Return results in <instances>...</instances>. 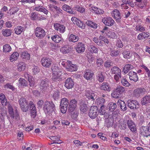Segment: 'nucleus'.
<instances>
[{
	"mask_svg": "<svg viewBox=\"0 0 150 150\" xmlns=\"http://www.w3.org/2000/svg\"><path fill=\"white\" fill-rule=\"evenodd\" d=\"M135 29L136 31H139L140 32L144 31L145 30V28L140 25H136Z\"/></svg>",
	"mask_w": 150,
	"mask_h": 150,
	"instance_id": "49",
	"label": "nucleus"
},
{
	"mask_svg": "<svg viewBox=\"0 0 150 150\" xmlns=\"http://www.w3.org/2000/svg\"><path fill=\"white\" fill-rule=\"evenodd\" d=\"M3 52H9L11 50V48L10 45L6 44L3 46Z\"/></svg>",
	"mask_w": 150,
	"mask_h": 150,
	"instance_id": "40",
	"label": "nucleus"
},
{
	"mask_svg": "<svg viewBox=\"0 0 150 150\" xmlns=\"http://www.w3.org/2000/svg\"><path fill=\"white\" fill-rule=\"evenodd\" d=\"M105 101V99L103 98H99L97 99L96 101V104H97L99 107V105H100V108L102 109L104 107L103 105V103Z\"/></svg>",
	"mask_w": 150,
	"mask_h": 150,
	"instance_id": "24",
	"label": "nucleus"
},
{
	"mask_svg": "<svg viewBox=\"0 0 150 150\" xmlns=\"http://www.w3.org/2000/svg\"><path fill=\"white\" fill-rule=\"evenodd\" d=\"M147 5V2L146 0H142L139 5L138 7L141 9H143V8L146 7Z\"/></svg>",
	"mask_w": 150,
	"mask_h": 150,
	"instance_id": "48",
	"label": "nucleus"
},
{
	"mask_svg": "<svg viewBox=\"0 0 150 150\" xmlns=\"http://www.w3.org/2000/svg\"><path fill=\"white\" fill-rule=\"evenodd\" d=\"M62 74V73L59 70L53 73L52 79L54 81H59V80L58 79H59Z\"/></svg>",
	"mask_w": 150,
	"mask_h": 150,
	"instance_id": "19",
	"label": "nucleus"
},
{
	"mask_svg": "<svg viewBox=\"0 0 150 150\" xmlns=\"http://www.w3.org/2000/svg\"><path fill=\"white\" fill-rule=\"evenodd\" d=\"M108 35L110 38H117L116 34L113 32H110L108 33Z\"/></svg>",
	"mask_w": 150,
	"mask_h": 150,
	"instance_id": "53",
	"label": "nucleus"
},
{
	"mask_svg": "<svg viewBox=\"0 0 150 150\" xmlns=\"http://www.w3.org/2000/svg\"><path fill=\"white\" fill-rule=\"evenodd\" d=\"M63 9L71 14H74V11L71 9L69 6L67 5H64L62 6Z\"/></svg>",
	"mask_w": 150,
	"mask_h": 150,
	"instance_id": "27",
	"label": "nucleus"
},
{
	"mask_svg": "<svg viewBox=\"0 0 150 150\" xmlns=\"http://www.w3.org/2000/svg\"><path fill=\"white\" fill-rule=\"evenodd\" d=\"M69 41L75 42L79 40V37L78 36H76L73 34H71L70 35L69 38Z\"/></svg>",
	"mask_w": 150,
	"mask_h": 150,
	"instance_id": "33",
	"label": "nucleus"
},
{
	"mask_svg": "<svg viewBox=\"0 0 150 150\" xmlns=\"http://www.w3.org/2000/svg\"><path fill=\"white\" fill-rule=\"evenodd\" d=\"M145 90L144 89L137 88L135 89L133 91V94L137 98L139 97L141 95L144 94Z\"/></svg>",
	"mask_w": 150,
	"mask_h": 150,
	"instance_id": "14",
	"label": "nucleus"
},
{
	"mask_svg": "<svg viewBox=\"0 0 150 150\" xmlns=\"http://www.w3.org/2000/svg\"><path fill=\"white\" fill-rule=\"evenodd\" d=\"M97 78L98 80L100 82H102L104 80V77L103 75L101 73L100 74H98L97 76Z\"/></svg>",
	"mask_w": 150,
	"mask_h": 150,
	"instance_id": "56",
	"label": "nucleus"
},
{
	"mask_svg": "<svg viewBox=\"0 0 150 150\" xmlns=\"http://www.w3.org/2000/svg\"><path fill=\"white\" fill-rule=\"evenodd\" d=\"M128 75L129 76V78L131 80H133L135 82L138 80V78L137 74L135 72L131 71L129 72Z\"/></svg>",
	"mask_w": 150,
	"mask_h": 150,
	"instance_id": "16",
	"label": "nucleus"
},
{
	"mask_svg": "<svg viewBox=\"0 0 150 150\" xmlns=\"http://www.w3.org/2000/svg\"><path fill=\"white\" fill-rule=\"evenodd\" d=\"M18 103L20 107L22 105H24V104L28 103L26 99L24 98H21L18 101Z\"/></svg>",
	"mask_w": 150,
	"mask_h": 150,
	"instance_id": "38",
	"label": "nucleus"
},
{
	"mask_svg": "<svg viewBox=\"0 0 150 150\" xmlns=\"http://www.w3.org/2000/svg\"><path fill=\"white\" fill-rule=\"evenodd\" d=\"M28 103H26L24 105H22L20 107L22 110L23 112H26L28 111L29 109Z\"/></svg>",
	"mask_w": 150,
	"mask_h": 150,
	"instance_id": "43",
	"label": "nucleus"
},
{
	"mask_svg": "<svg viewBox=\"0 0 150 150\" xmlns=\"http://www.w3.org/2000/svg\"><path fill=\"white\" fill-rule=\"evenodd\" d=\"M19 56V54L17 52H15L12 54L10 57V61L12 62L17 59Z\"/></svg>",
	"mask_w": 150,
	"mask_h": 150,
	"instance_id": "32",
	"label": "nucleus"
},
{
	"mask_svg": "<svg viewBox=\"0 0 150 150\" xmlns=\"http://www.w3.org/2000/svg\"><path fill=\"white\" fill-rule=\"evenodd\" d=\"M43 110L45 114L50 115L53 112L55 113V106L52 101H46L44 103Z\"/></svg>",
	"mask_w": 150,
	"mask_h": 150,
	"instance_id": "2",
	"label": "nucleus"
},
{
	"mask_svg": "<svg viewBox=\"0 0 150 150\" xmlns=\"http://www.w3.org/2000/svg\"><path fill=\"white\" fill-rule=\"evenodd\" d=\"M74 83L73 80L71 78L69 77L65 81L64 86L67 89H71L73 87Z\"/></svg>",
	"mask_w": 150,
	"mask_h": 150,
	"instance_id": "11",
	"label": "nucleus"
},
{
	"mask_svg": "<svg viewBox=\"0 0 150 150\" xmlns=\"http://www.w3.org/2000/svg\"><path fill=\"white\" fill-rule=\"evenodd\" d=\"M104 114L105 115V117L106 119L105 121L107 123V127L112 126L113 124V123L110 120H112V118L110 117V115L108 114H107V113H106V114H107V115H105V112H104Z\"/></svg>",
	"mask_w": 150,
	"mask_h": 150,
	"instance_id": "26",
	"label": "nucleus"
},
{
	"mask_svg": "<svg viewBox=\"0 0 150 150\" xmlns=\"http://www.w3.org/2000/svg\"><path fill=\"white\" fill-rule=\"evenodd\" d=\"M26 67L25 64L23 62H21L17 65V69L18 71H23Z\"/></svg>",
	"mask_w": 150,
	"mask_h": 150,
	"instance_id": "30",
	"label": "nucleus"
},
{
	"mask_svg": "<svg viewBox=\"0 0 150 150\" xmlns=\"http://www.w3.org/2000/svg\"><path fill=\"white\" fill-rule=\"evenodd\" d=\"M112 14V16L116 19L117 22L120 23L121 21V16L120 15V13L118 10L117 9L114 10Z\"/></svg>",
	"mask_w": 150,
	"mask_h": 150,
	"instance_id": "8",
	"label": "nucleus"
},
{
	"mask_svg": "<svg viewBox=\"0 0 150 150\" xmlns=\"http://www.w3.org/2000/svg\"><path fill=\"white\" fill-rule=\"evenodd\" d=\"M149 128L148 126H142L140 128V134L143 137H147L149 135Z\"/></svg>",
	"mask_w": 150,
	"mask_h": 150,
	"instance_id": "10",
	"label": "nucleus"
},
{
	"mask_svg": "<svg viewBox=\"0 0 150 150\" xmlns=\"http://www.w3.org/2000/svg\"><path fill=\"white\" fill-rule=\"evenodd\" d=\"M77 103L74 99L71 100L69 102L68 107V111L71 114V117L73 119L76 118L78 116L76 111Z\"/></svg>",
	"mask_w": 150,
	"mask_h": 150,
	"instance_id": "1",
	"label": "nucleus"
},
{
	"mask_svg": "<svg viewBox=\"0 0 150 150\" xmlns=\"http://www.w3.org/2000/svg\"><path fill=\"white\" fill-rule=\"evenodd\" d=\"M118 102L119 103L120 108H121V110H122L125 111L127 110V107L126 106V104L124 102L120 100V101L118 100Z\"/></svg>",
	"mask_w": 150,
	"mask_h": 150,
	"instance_id": "35",
	"label": "nucleus"
},
{
	"mask_svg": "<svg viewBox=\"0 0 150 150\" xmlns=\"http://www.w3.org/2000/svg\"><path fill=\"white\" fill-rule=\"evenodd\" d=\"M93 93H92V91H89L88 92H87L86 94V96L88 98V99H92L93 100L94 99L93 97Z\"/></svg>",
	"mask_w": 150,
	"mask_h": 150,
	"instance_id": "57",
	"label": "nucleus"
},
{
	"mask_svg": "<svg viewBox=\"0 0 150 150\" xmlns=\"http://www.w3.org/2000/svg\"><path fill=\"white\" fill-rule=\"evenodd\" d=\"M96 64L97 67H100V66L102 65L103 63V60L101 58L98 57H96Z\"/></svg>",
	"mask_w": 150,
	"mask_h": 150,
	"instance_id": "39",
	"label": "nucleus"
},
{
	"mask_svg": "<svg viewBox=\"0 0 150 150\" xmlns=\"http://www.w3.org/2000/svg\"><path fill=\"white\" fill-rule=\"evenodd\" d=\"M76 49L77 52L79 53L83 52L85 50L84 45L82 43H79L76 45Z\"/></svg>",
	"mask_w": 150,
	"mask_h": 150,
	"instance_id": "20",
	"label": "nucleus"
},
{
	"mask_svg": "<svg viewBox=\"0 0 150 150\" xmlns=\"http://www.w3.org/2000/svg\"><path fill=\"white\" fill-rule=\"evenodd\" d=\"M124 57L127 59H129L131 57L132 54L130 52L125 51L122 53Z\"/></svg>",
	"mask_w": 150,
	"mask_h": 150,
	"instance_id": "41",
	"label": "nucleus"
},
{
	"mask_svg": "<svg viewBox=\"0 0 150 150\" xmlns=\"http://www.w3.org/2000/svg\"><path fill=\"white\" fill-rule=\"evenodd\" d=\"M11 30L9 29H3L2 31L3 35L6 37L10 36L11 34Z\"/></svg>",
	"mask_w": 150,
	"mask_h": 150,
	"instance_id": "31",
	"label": "nucleus"
},
{
	"mask_svg": "<svg viewBox=\"0 0 150 150\" xmlns=\"http://www.w3.org/2000/svg\"><path fill=\"white\" fill-rule=\"evenodd\" d=\"M72 48L69 45H65L62 47L60 49V51L64 54L69 53L71 51Z\"/></svg>",
	"mask_w": 150,
	"mask_h": 150,
	"instance_id": "15",
	"label": "nucleus"
},
{
	"mask_svg": "<svg viewBox=\"0 0 150 150\" xmlns=\"http://www.w3.org/2000/svg\"><path fill=\"white\" fill-rule=\"evenodd\" d=\"M93 73L90 72V71L86 72L84 75V77L87 79H91L93 78Z\"/></svg>",
	"mask_w": 150,
	"mask_h": 150,
	"instance_id": "34",
	"label": "nucleus"
},
{
	"mask_svg": "<svg viewBox=\"0 0 150 150\" xmlns=\"http://www.w3.org/2000/svg\"><path fill=\"white\" fill-rule=\"evenodd\" d=\"M18 81L19 84L21 86H26L28 85V82L25 79L20 78Z\"/></svg>",
	"mask_w": 150,
	"mask_h": 150,
	"instance_id": "36",
	"label": "nucleus"
},
{
	"mask_svg": "<svg viewBox=\"0 0 150 150\" xmlns=\"http://www.w3.org/2000/svg\"><path fill=\"white\" fill-rule=\"evenodd\" d=\"M24 28L21 26H18L14 29L15 33L17 35L20 34L23 31Z\"/></svg>",
	"mask_w": 150,
	"mask_h": 150,
	"instance_id": "37",
	"label": "nucleus"
},
{
	"mask_svg": "<svg viewBox=\"0 0 150 150\" xmlns=\"http://www.w3.org/2000/svg\"><path fill=\"white\" fill-rule=\"evenodd\" d=\"M42 65L46 68H49L51 66L52 63L50 58H43L41 61Z\"/></svg>",
	"mask_w": 150,
	"mask_h": 150,
	"instance_id": "7",
	"label": "nucleus"
},
{
	"mask_svg": "<svg viewBox=\"0 0 150 150\" xmlns=\"http://www.w3.org/2000/svg\"><path fill=\"white\" fill-rule=\"evenodd\" d=\"M66 70L72 72L76 71V65L73 64L70 61H67L66 66Z\"/></svg>",
	"mask_w": 150,
	"mask_h": 150,
	"instance_id": "9",
	"label": "nucleus"
},
{
	"mask_svg": "<svg viewBox=\"0 0 150 150\" xmlns=\"http://www.w3.org/2000/svg\"><path fill=\"white\" fill-rule=\"evenodd\" d=\"M113 63L110 60H107L104 63V67L106 68H109L112 66Z\"/></svg>",
	"mask_w": 150,
	"mask_h": 150,
	"instance_id": "45",
	"label": "nucleus"
},
{
	"mask_svg": "<svg viewBox=\"0 0 150 150\" xmlns=\"http://www.w3.org/2000/svg\"><path fill=\"white\" fill-rule=\"evenodd\" d=\"M33 109L31 110V117L33 118H35L36 115V108H34Z\"/></svg>",
	"mask_w": 150,
	"mask_h": 150,
	"instance_id": "61",
	"label": "nucleus"
},
{
	"mask_svg": "<svg viewBox=\"0 0 150 150\" xmlns=\"http://www.w3.org/2000/svg\"><path fill=\"white\" fill-rule=\"evenodd\" d=\"M52 40L56 43H59L63 40L62 38L57 35H55L51 37Z\"/></svg>",
	"mask_w": 150,
	"mask_h": 150,
	"instance_id": "28",
	"label": "nucleus"
},
{
	"mask_svg": "<svg viewBox=\"0 0 150 150\" xmlns=\"http://www.w3.org/2000/svg\"><path fill=\"white\" fill-rule=\"evenodd\" d=\"M101 90L104 91H109L110 90V88L109 84L107 83H102V85L100 87Z\"/></svg>",
	"mask_w": 150,
	"mask_h": 150,
	"instance_id": "29",
	"label": "nucleus"
},
{
	"mask_svg": "<svg viewBox=\"0 0 150 150\" xmlns=\"http://www.w3.org/2000/svg\"><path fill=\"white\" fill-rule=\"evenodd\" d=\"M102 21L105 25L109 26L113 25L115 22L110 17H104L102 19Z\"/></svg>",
	"mask_w": 150,
	"mask_h": 150,
	"instance_id": "12",
	"label": "nucleus"
},
{
	"mask_svg": "<svg viewBox=\"0 0 150 150\" xmlns=\"http://www.w3.org/2000/svg\"><path fill=\"white\" fill-rule=\"evenodd\" d=\"M50 84V82L48 79H45L44 80H42L40 84V88L42 91V92L45 91L48 88Z\"/></svg>",
	"mask_w": 150,
	"mask_h": 150,
	"instance_id": "4",
	"label": "nucleus"
},
{
	"mask_svg": "<svg viewBox=\"0 0 150 150\" xmlns=\"http://www.w3.org/2000/svg\"><path fill=\"white\" fill-rule=\"evenodd\" d=\"M44 103L43 101L42 100H39L37 103L38 108H41L42 105H44Z\"/></svg>",
	"mask_w": 150,
	"mask_h": 150,
	"instance_id": "62",
	"label": "nucleus"
},
{
	"mask_svg": "<svg viewBox=\"0 0 150 150\" xmlns=\"http://www.w3.org/2000/svg\"><path fill=\"white\" fill-rule=\"evenodd\" d=\"M53 97L55 100H57L59 97V92L58 90L55 91Z\"/></svg>",
	"mask_w": 150,
	"mask_h": 150,
	"instance_id": "50",
	"label": "nucleus"
},
{
	"mask_svg": "<svg viewBox=\"0 0 150 150\" xmlns=\"http://www.w3.org/2000/svg\"><path fill=\"white\" fill-rule=\"evenodd\" d=\"M60 108L61 112L62 113H65L68 108L67 106L60 105Z\"/></svg>",
	"mask_w": 150,
	"mask_h": 150,
	"instance_id": "46",
	"label": "nucleus"
},
{
	"mask_svg": "<svg viewBox=\"0 0 150 150\" xmlns=\"http://www.w3.org/2000/svg\"><path fill=\"white\" fill-rule=\"evenodd\" d=\"M28 81L29 82V85L30 86V87L33 86L35 83L34 78L28 77Z\"/></svg>",
	"mask_w": 150,
	"mask_h": 150,
	"instance_id": "55",
	"label": "nucleus"
},
{
	"mask_svg": "<svg viewBox=\"0 0 150 150\" xmlns=\"http://www.w3.org/2000/svg\"><path fill=\"white\" fill-rule=\"evenodd\" d=\"M150 103V95H146L141 99V103L142 105L147 106Z\"/></svg>",
	"mask_w": 150,
	"mask_h": 150,
	"instance_id": "13",
	"label": "nucleus"
},
{
	"mask_svg": "<svg viewBox=\"0 0 150 150\" xmlns=\"http://www.w3.org/2000/svg\"><path fill=\"white\" fill-rule=\"evenodd\" d=\"M111 72L112 74H118L120 78L121 77V70L117 67H114L111 69Z\"/></svg>",
	"mask_w": 150,
	"mask_h": 150,
	"instance_id": "21",
	"label": "nucleus"
},
{
	"mask_svg": "<svg viewBox=\"0 0 150 150\" xmlns=\"http://www.w3.org/2000/svg\"><path fill=\"white\" fill-rule=\"evenodd\" d=\"M51 69L53 72V73L55 71H57L59 70L58 67H57V65L56 64H52V66L51 67Z\"/></svg>",
	"mask_w": 150,
	"mask_h": 150,
	"instance_id": "59",
	"label": "nucleus"
},
{
	"mask_svg": "<svg viewBox=\"0 0 150 150\" xmlns=\"http://www.w3.org/2000/svg\"><path fill=\"white\" fill-rule=\"evenodd\" d=\"M75 8L77 11L81 13H84L85 12L84 8L83 7H80L79 6H76L75 7Z\"/></svg>",
	"mask_w": 150,
	"mask_h": 150,
	"instance_id": "47",
	"label": "nucleus"
},
{
	"mask_svg": "<svg viewBox=\"0 0 150 150\" xmlns=\"http://www.w3.org/2000/svg\"><path fill=\"white\" fill-rule=\"evenodd\" d=\"M104 13V11L100 9L94 7V13L97 14H102Z\"/></svg>",
	"mask_w": 150,
	"mask_h": 150,
	"instance_id": "52",
	"label": "nucleus"
},
{
	"mask_svg": "<svg viewBox=\"0 0 150 150\" xmlns=\"http://www.w3.org/2000/svg\"><path fill=\"white\" fill-rule=\"evenodd\" d=\"M80 105L79 109L80 111L83 113L87 112L88 109V107L86 104L83 102H81L79 103Z\"/></svg>",
	"mask_w": 150,
	"mask_h": 150,
	"instance_id": "18",
	"label": "nucleus"
},
{
	"mask_svg": "<svg viewBox=\"0 0 150 150\" xmlns=\"http://www.w3.org/2000/svg\"><path fill=\"white\" fill-rule=\"evenodd\" d=\"M4 88H8L11 90H13L14 89V87L10 83H7L4 86Z\"/></svg>",
	"mask_w": 150,
	"mask_h": 150,
	"instance_id": "60",
	"label": "nucleus"
},
{
	"mask_svg": "<svg viewBox=\"0 0 150 150\" xmlns=\"http://www.w3.org/2000/svg\"><path fill=\"white\" fill-rule=\"evenodd\" d=\"M121 83L123 86H129L130 85L126 79L124 78L122 79Z\"/></svg>",
	"mask_w": 150,
	"mask_h": 150,
	"instance_id": "54",
	"label": "nucleus"
},
{
	"mask_svg": "<svg viewBox=\"0 0 150 150\" xmlns=\"http://www.w3.org/2000/svg\"><path fill=\"white\" fill-rule=\"evenodd\" d=\"M94 106H91L89 112V116L92 119H94V115H93L94 112Z\"/></svg>",
	"mask_w": 150,
	"mask_h": 150,
	"instance_id": "51",
	"label": "nucleus"
},
{
	"mask_svg": "<svg viewBox=\"0 0 150 150\" xmlns=\"http://www.w3.org/2000/svg\"><path fill=\"white\" fill-rule=\"evenodd\" d=\"M35 9L37 11L43 12L46 15H47L48 13V11L44 7L41 6H38L35 7Z\"/></svg>",
	"mask_w": 150,
	"mask_h": 150,
	"instance_id": "23",
	"label": "nucleus"
},
{
	"mask_svg": "<svg viewBox=\"0 0 150 150\" xmlns=\"http://www.w3.org/2000/svg\"><path fill=\"white\" fill-rule=\"evenodd\" d=\"M69 103L68 99L65 98H64L61 99L60 105H63L68 106V105H69Z\"/></svg>",
	"mask_w": 150,
	"mask_h": 150,
	"instance_id": "42",
	"label": "nucleus"
},
{
	"mask_svg": "<svg viewBox=\"0 0 150 150\" xmlns=\"http://www.w3.org/2000/svg\"><path fill=\"white\" fill-rule=\"evenodd\" d=\"M35 34L36 37L39 38H42L46 35L44 30L40 27H37L35 28Z\"/></svg>",
	"mask_w": 150,
	"mask_h": 150,
	"instance_id": "5",
	"label": "nucleus"
},
{
	"mask_svg": "<svg viewBox=\"0 0 150 150\" xmlns=\"http://www.w3.org/2000/svg\"><path fill=\"white\" fill-rule=\"evenodd\" d=\"M19 9V8L17 7H15L11 8L10 9V10H11V12H12V14H13L16 13Z\"/></svg>",
	"mask_w": 150,
	"mask_h": 150,
	"instance_id": "58",
	"label": "nucleus"
},
{
	"mask_svg": "<svg viewBox=\"0 0 150 150\" xmlns=\"http://www.w3.org/2000/svg\"><path fill=\"white\" fill-rule=\"evenodd\" d=\"M125 90V87L118 86L111 93V96L114 98H120L122 96V94Z\"/></svg>",
	"mask_w": 150,
	"mask_h": 150,
	"instance_id": "3",
	"label": "nucleus"
},
{
	"mask_svg": "<svg viewBox=\"0 0 150 150\" xmlns=\"http://www.w3.org/2000/svg\"><path fill=\"white\" fill-rule=\"evenodd\" d=\"M128 107L132 109H137L139 108L138 102L135 100H128L127 101Z\"/></svg>",
	"mask_w": 150,
	"mask_h": 150,
	"instance_id": "6",
	"label": "nucleus"
},
{
	"mask_svg": "<svg viewBox=\"0 0 150 150\" xmlns=\"http://www.w3.org/2000/svg\"><path fill=\"white\" fill-rule=\"evenodd\" d=\"M117 107V105L115 103L112 102L109 103L107 105V108L110 112L113 111Z\"/></svg>",
	"mask_w": 150,
	"mask_h": 150,
	"instance_id": "22",
	"label": "nucleus"
},
{
	"mask_svg": "<svg viewBox=\"0 0 150 150\" xmlns=\"http://www.w3.org/2000/svg\"><path fill=\"white\" fill-rule=\"evenodd\" d=\"M134 68L133 66L131 64H126L124 67L122 71L125 74H127L130 70Z\"/></svg>",
	"mask_w": 150,
	"mask_h": 150,
	"instance_id": "25",
	"label": "nucleus"
},
{
	"mask_svg": "<svg viewBox=\"0 0 150 150\" xmlns=\"http://www.w3.org/2000/svg\"><path fill=\"white\" fill-rule=\"evenodd\" d=\"M31 15V18L33 20H35L38 18V15L36 13H32Z\"/></svg>",
	"mask_w": 150,
	"mask_h": 150,
	"instance_id": "64",
	"label": "nucleus"
},
{
	"mask_svg": "<svg viewBox=\"0 0 150 150\" xmlns=\"http://www.w3.org/2000/svg\"><path fill=\"white\" fill-rule=\"evenodd\" d=\"M21 54L22 58L28 59L30 57V54L27 52L25 51L22 52Z\"/></svg>",
	"mask_w": 150,
	"mask_h": 150,
	"instance_id": "44",
	"label": "nucleus"
},
{
	"mask_svg": "<svg viewBox=\"0 0 150 150\" xmlns=\"http://www.w3.org/2000/svg\"><path fill=\"white\" fill-rule=\"evenodd\" d=\"M89 54L88 56V62L91 64H93V62L94 60V58L93 57V53L94 52V50L93 49V47H91V49L89 48Z\"/></svg>",
	"mask_w": 150,
	"mask_h": 150,
	"instance_id": "17",
	"label": "nucleus"
},
{
	"mask_svg": "<svg viewBox=\"0 0 150 150\" xmlns=\"http://www.w3.org/2000/svg\"><path fill=\"white\" fill-rule=\"evenodd\" d=\"M119 52L118 50H112L110 53V55L112 57L116 56L118 55Z\"/></svg>",
	"mask_w": 150,
	"mask_h": 150,
	"instance_id": "63",
	"label": "nucleus"
}]
</instances>
